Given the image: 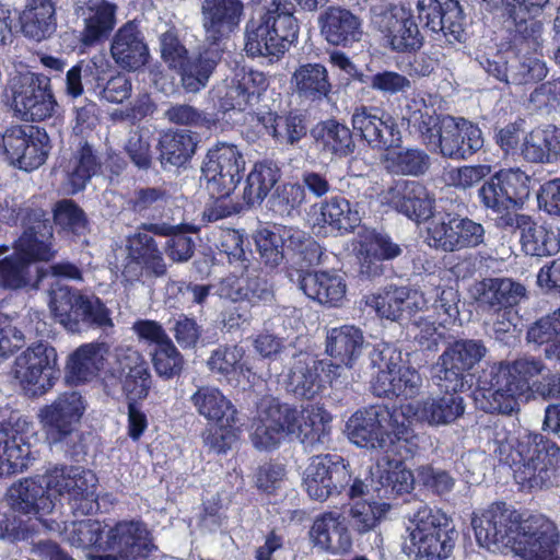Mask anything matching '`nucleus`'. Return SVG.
Segmentation results:
<instances>
[{"instance_id":"f257e3e1","label":"nucleus","mask_w":560,"mask_h":560,"mask_svg":"<svg viewBox=\"0 0 560 560\" xmlns=\"http://www.w3.org/2000/svg\"><path fill=\"white\" fill-rule=\"evenodd\" d=\"M330 422L331 416L322 407L300 411L272 396H265L257 405L249 438L259 451L276 448L285 436L299 440L313 451L328 442Z\"/></svg>"},{"instance_id":"f03ea898","label":"nucleus","mask_w":560,"mask_h":560,"mask_svg":"<svg viewBox=\"0 0 560 560\" xmlns=\"http://www.w3.org/2000/svg\"><path fill=\"white\" fill-rule=\"evenodd\" d=\"M404 119L421 133L431 150L443 158L467 160L483 147L482 132L477 125L464 118L440 117L419 95L407 98Z\"/></svg>"},{"instance_id":"7ed1b4c3","label":"nucleus","mask_w":560,"mask_h":560,"mask_svg":"<svg viewBox=\"0 0 560 560\" xmlns=\"http://www.w3.org/2000/svg\"><path fill=\"white\" fill-rule=\"evenodd\" d=\"M354 131L376 150H384L382 163L384 168L394 175L422 176L431 165L429 154L419 148H401V131L388 114L374 107L360 106L351 116Z\"/></svg>"},{"instance_id":"20e7f679","label":"nucleus","mask_w":560,"mask_h":560,"mask_svg":"<svg viewBox=\"0 0 560 560\" xmlns=\"http://www.w3.org/2000/svg\"><path fill=\"white\" fill-rule=\"evenodd\" d=\"M544 370L542 361L534 357L491 365L478 377L476 400L486 412L511 415L517 410L518 399L528 398L530 380Z\"/></svg>"},{"instance_id":"39448f33","label":"nucleus","mask_w":560,"mask_h":560,"mask_svg":"<svg viewBox=\"0 0 560 560\" xmlns=\"http://www.w3.org/2000/svg\"><path fill=\"white\" fill-rule=\"evenodd\" d=\"M264 12L245 25V51L252 57L279 59L298 39L299 23L289 0H264Z\"/></svg>"},{"instance_id":"423d86ee","label":"nucleus","mask_w":560,"mask_h":560,"mask_svg":"<svg viewBox=\"0 0 560 560\" xmlns=\"http://www.w3.org/2000/svg\"><path fill=\"white\" fill-rule=\"evenodd\" d=\"M346 431L349 440L361 447L387 451L397 442L411 454L419 448V436L385 406L357 411L347 421Z\"/></svg>"},{"instance_id":"0eeeda50","label":"nucleus","mask_w":560,"mask_h":560,"mask_svg":"<svg viewBox=\"0 0 560 560\" xmlns=\"http://www.w3.org/2000/svg\"><path fill=\"white\" fill-rule=\"evenodd\" d=\"M508 465L522 488L549 487L560 468V446L539 433L525 434L518 440Z\"/></svg>"},{"instance_id":"6e6552de","label":"nucleus","mask_w":560,"mask_h":560,"mask_svg":"<svg viewBox=\"0 0 560 560\" xmlns=\"http://www.w3.org/2000/svg\"><path fill=\"white\" fill-rule=\"evenodd\" d=\"M410 551L416 560H443L451 556L458 533L441 510L420 503L407 526Z\"/></svg>"},{"instance_id":"1a4fd4ad","label":"nucleus","mask_w":560,"mask_h":560,"mask_svg":"<svg viewBox=\"0 0 560 560\" xmlns=\"http://www.w3.org/2000/svg\"><path fill=\"white\" fill-rule=\"evenodd\" d=\"M50 308L56 320L71 332L113 327L109 311L100 299L84 295L75 289L66 287L54 291Z\"/></svg>"},{"instance_id":"9d476101","label":"nucleus","mask_w":560,"mask_h":560,"mask_svg":"<svg viewBox=\"0 0 560 560\" xmlns=\"http://www.w3.org/2000/svg\"><path fill=\"white\" fill-rule=\"evenodd\" d=\"M371 364L378 369L372 381V390L378 397L409 399L418 396L422 387L421 375L401 363V353L383 345L370 352Z\"/></svg>"},{"instance_id":"9b49d317","label":"nucleus","mask_w":560,"mask_h":560,"mask_svg":"<svg viewBox=\"0 0 560 560\" xmlns=\"http://www.w3.org/2000/svg\"><path fill=\"white\" fill-rule=\"evenodd\" d=\"M486 230L468 217L444 213L434 217L427 226V244L442 253H455L485 244Z\"/></svg>"},{"instance_id":"f8f14e48","label":"nucleus","mask_w":560,"mask_h":560,"mask_svg":"<svg viewBox=\"0 0 560 560\" xmlns=\"http://www.w3.org/2000/svg\"><path fill=\"white\" fill-rule=\"evenodd\" d=\"M57 352L45 342L30 346L15 358L14 378L26 395L36 397L47 393L57 378Z\"/></svg>"},{"instance_id":"ddd939ff","label":"nucleus","mask_w":560,"mask_h":560,"mask_svg":"<svg viewBox=\"0 0 560 560\" xmlns=\"http://www.w3.org/2000/svg\"><path fill=\"white\" fill-rule=\"evenodd\" d=\"M12 108L26 121H42L52 116L57 102L50 88V79L26 72L16 75L10 84Z\"/></svg>"},{"instance_id":"4468645a","label":"nucleus","mask_w":560,"mask_h":560,"mask_svg":"<svg viewBox=\"0 0 560 560\" xmlns=\"http://www.w3.org/2000/svg\"><path fill=\"white\" fill-rule=\"evenodd\" d=\"M284 385L287 392L298 398L313 399L324 385L320 373H325L332 388L348 386L349 381H341L345 369L329 361L316 360L306 352H296Z\"/></svg>"},{"instance_id":"2eb2a0df","label":"nucleus","mask_w":560,"mask_h":560,"mask_svg":"<svg viewBox=\"0 0 560 560\" xmlns=\"http://www.w3.org/2000/svg\"><path fill=\"white\" fill-rule=\"evenodd\" d=\"M245 160L235 144L218 142L208 150L202 165L206 188L211 196H230L241 180Z\"/></svg>"},{"instance_id":"dca6fc26","label":"nucleus","mask_w":560,"mask_h":560,"mask_svg":"<svg viewBox=\"0 0 560 560\" xmlns=\"http://www.w3.org/2000/svg\"><path fill=\"white\" fill-rule=\"evenodd\" d=\"M559 544L560 536L555 523L537 514L518 521L509 547L524 560H547Z\"/></svg>"},{"instance_id":"f3484780","label":"nucleus","mask_w":560,"mask_h":560,"mask_svg":"<svg viewBox=\"0 0 560 560\" xmlns=\"http://www.w3.org/2000/svg\"><path fill=\"white\" fill-rule=\"evenodd\" d=\"M489 11H497L521 37L520 50L537 52L541 47L542 24L534 15L549 0H482Z\"/></svg>"},{"instance_id":"a211bd4d","label":"nucleus","mask_w":560,"mask_h":560,"mask_svg":"<svg viewBox=\"0 0 560 560\" xmlns=\"http://www.w3.org/2000/svg\"><path fill=\"white\" fill-rule=\"evenodd\" d=\"M529 177L520 168L501 170L478 189L481 205L494 213L514 209L529 194Z\"/></svg>"},{"instance_id":"6ab92c4d","label":"nucleus","mask_w":560,"mask_h":560,"mask_svg":"<svg viewBox=\"0 0 560 560\" xmlns=\"http://www.w3.org/2000/svg\"><path fill=\"white\" fill-rule=\"evenodd\" d=\"M488 75L508 84H528L546 78V63L536 56L513 57L510 61L506 54L494 51L481 54L475 60Z\"/></svg>"},{"instance_id":"aec40b11","label":"nucleus","mask_w":560,"mask_h":560,"mask_svg":"<svg viewBox=\"0 0 560 560\" xmlns=\"http://www.w3.org/2000/svg\"><path fill=\"white\" fill-rule=\"evenodd\" d=\"M351 480L343 459L327 454L311 459L303 475V487L312 499L325 501L346 490Z\"/></svg>"},{"instance_id":"412c9836","label":"nucleus","mask_w":560,"mask_h":560,"mask_svg":"<svg viewBox=\"0 0 560 560\" xmlns=\"http://www.w3.org/2000/svg\"><path fill=\"white\" fill-rule=\"evenodd\" d=\"M520 521V514L504 502H497L475 513L471 526L481 547H509Z\"/></svg>"},{"instance_id":"4be33fe9","label":"nucleus","mask_w":560,"mask_h":560,"mask_svg":"<svg viewBox=\"0 0 560 560\" xmlns=\"http://www.w3.org/2000/svg\"><path fill=\"white\" fill-rule=\"evenodd\" d=\"M366 305L381 318L400 322L413 313L429 311V299L423 292L407 285H387L366 298Z\"/></svg>"},{"instance_id":"5701e85b","label":"nucleus","mask_w":560,"mask_h":560,"mask_svg":"<svg viewBox=\"0 0 560 560\" xmlns=\"http://www.w3.org/2000/svg\"><path fill=\"white\" fill-rule=\"evenodd\" d=\"M23 233L15 241V250L28 261H49L57 255L54 229L42 209L30 210L23 220Z\"/></svg>"},{"instance_id":"b1692460","label":"nucleus","mask_w":560,"mask_h":560,"mask_svg":"<svg viewBox=\"0 0 560 560\" xmlns=\"http://www.w3.org/2000/svg\"><path fill=\"white\" fill-rule=\"evenodd\" d=\"M84 410L83 397L71 390L60 394L50 405L42 408L38 416L49 439L57 443L74 430Z\"/></svg>"},{"instance_id":"393cba45","label":"nucleus","mask_w":560,"mask_h":560,"mask_svg":"<svg viewBox=\"0 0 560 560\" xmlns=\"http://www.w3.org/2000/svg\"><path fill=\"white\" fill-rule=\"evenodd\" d=\"M242 268L244 270L240 276L231 273L222 278L215 284L214 293L221 299L233 303L245 302L252 307L270 302L273 291L267 279L256 269H249L247 265H243Z\"/></svg>"},{"instance_id":"a878e982","label":"nucleus","mask_w":560,"mask_h":560,"mask_svg":"<svg viewBox=\"0 0 560 560\" xmlns=\"http://www.w3.org/2000/svg\"><path fill=\"white\" fill-rule=\"evenodd\" d=\"M243 15L241 0H203L201 24L206 42L219 45L228 39L238 28Z\"/></svg>"},{"instance_id":"bb28decb","label":"nucleus","mask_w":560,"mask_h":560,"mask_svg":"<svg viewBox=\"0 0 560 560\" xmlns=\"http://www.w3.org/2000/svg\"><path fill=\"white\" fill-rule=\"evenodd\" d=\"M384 201L408 219L420 222L433 214L434 199L417 180L398 179L383 191Z\"/></svg>"},{"instance_id":"cd10ccee","label":"nucleus","mask_w":560,"mask_h":560,"mask_svg":"<svg viewBox=\"0 0 560 560\" xmlns=\"http://www.w3.org/2000/svg\"><path fill=\"white\" fill-rule=\"evenodd\" d=\"M417 9L425 28L442 33L450 43L460 42L465 16L457 0H418Z\"/></svg>"},{"instance_id":"c85d7f7f","label":"nucleus","mask_w":560,"mask_h":560,"mask_svg":"<svg viewBox=\"0 0 560 560\" xmlns=\"http://www.w3.org/2000/svg\"><path fill=\"white\" fill-rule=\"evenodd\" d=\"M154 548L147 526L135 520L117 522L104 538V550L126 559L147 557Z\"/></svg>"},{"instance_id":"c756f323","label":"nucleus","mask_w":560,"mask_h":560,"mask_svg":"<svg viewBox=\"0 0 560 560\" xmlns=\"http://www.w3.org/2000/svg\"><path fill=\"white\" fill-rule=\"evenodd\" d=\"M464 412V399L455 394L428 397L421 401L401 406V415L405 418H412L432 427L448 425L460 418Z\"/></svg>"},{"instance_id":"7c9ffc66","label":"nucleus","mask_w":560,"mask_h":560,"mask_svg":"<svg viewBox=\"0 0 560 560\" xmlns=\"http://www.w3.org/2000/svg\"><path fill=\"white\" fill-rule=\"evenodd\" d=\"M115 357L127 401L145 399L152 386V376L144 357L129 347L117 348Z\"/></svg>"},{"instance_id":"2f4dec72","label":"nucleus","mask_w":560,"mask_h":560,"mask_svg":"<svg viewBox=\"0 0 560 560\" xmlns=\"http://www.w3.org/2000/svg\"><path fill=\"white\" fill-rule=\"evenodd\" d=\"M73 10L84 28L81 40L91 46L106 38L116 24V5L107 0H73Z\"/></svg>"},{"instance_id":"473e14b6","label":"nucleus","mask_w":560,"mask_h":560,"mask_svg":"<svg viewBox=\"0 0 560 560\" xmlns=\"http://www.w3.org/2000/svg\"><path fill=\"white\" fill-rule=\"evenodd\" d=\"M369 346L363 331L353 325H343L328 330L326 353L334 359L336 365L345 369L341 381H348V373Z\"/></svg>"},{"instance_id":"72a5a7b5","label":"nucleus","mask_w":560,"mask_h":560,"mask_svg":"<svg viewBox=\"0 0 560 560\" xmlns=\"http://www.w3.org/2000/svg\"><path fill=\"white\" fill-rule=\"evenodd\" d=\"M472 298L485 312L513 307L526 295V289L511 278H487L477 282Z\"/></svg>"},{"instance_id":"f704fd0d","label":"nucleus","mask_w":560,"mask_h":560,"mask_svg":"<svg viewBox=\"0 0 560 560\" xmlns=\"http://www.w3.org/2000/svg\"><path fill=\"white\" fill-rule=\"evenodd\" d=\"M11 506L24 514L47 515L56 509L55 497L42 475L25 478L9 489Z\"/></svg>"},{"instance_id":"c9c22d12","label":"nucleus","mask_w":560,"mask_h":560,"mask_svg":"<svg viewBox=\"0 0 560 560\" xmlns=\"http://www.w3.org/2000/svg\"><path fill=\"white\" fill-rule=\"evenodd\" d=\"M110 55L115 63L127 71L141 69L149 60V47L138 26L128 22L114 35Z\"/></svg>"},{"instance_id":"e433bc0d","label":"nucleus","mask_w":560,"mask_h":560,"mask_svg":"<svg viewBox=\"0 0 560 560\" xmlns=\"http://www.w3.org/2000/svg\"><path fill=\"white\" fill-rule=\"evenodd\" d=\"M318 26L325 40L334 46H351L362 36L360 18L341 7H329L322 12Z\"/></svg>"},{"instance_id":"4c0bfd02","label":"nucleus","mask_w":560,"mask_h":560,"mask_svg":"<svg viewBox=\"0 0 560 560\" xmlns=\"http://www.w3.org/2000/svg\"><path fill=\"white\" fill-rule=\"evenodd\" d=\"M317 150L331 160L345 159L355 151V141L350 128L337 119L317 122L311 129Z\"/></svg>"},{"instance_id":"58836bf2","label":"nucleus","mask_w":560,"mask_h":560,"mask_svg":"<svg viewBox=\"0 0 560 560\" xmlns=\"http://www.w3.org/2000/svg\"><path fill=\"white\" fill-rule=\"evenodd\" d=\"M402 253L400 245L393 242L388 235L365 231L360 235L358 258L361 272L368 277L381 275L384 259H394Z\"/></svg>"},{"instance_id":"ea45409f","label":"nucleus","mask_w":560,"mask_h":560,"mask_svg":"<svg viewBox=\"0 0 560 560\" xmlns=\"http://www.w3.org/2000/svg\"><path fill=\"white\" fill-rule=\"evenodd\" d=\"M310 534L315 546L331 553L347 552L352 545L345 517L338 512H327L316 517Z\"/></svg>"},{"instance_id":"a19ab883","label":"nucleus","mask_w":560,"mask_h":560,"mask_svg":"<svg viewBox=\"0 0 560 560\" xmlns=\"http://www.w3.org/2000/svg\"><path fill=\"white\" fill-rule=\"evenodd\" d=\"M190 401L200 416L219 427H234L238 421L233 404L215 387H198Z\"/></svg>"},{"instance_id":"79ce46f5","label":"nucleus","mask_w":560,"mask_h":560,"mask_svg":"<svg viewBox=\"0 0 560 560\" xmlns=\"http://www.w3.org/2000/svg\"><path fill=\"white\" fill-rule=\"evenodd\" d=\"M313 221L322 228L329 226L340 234L353 231L361 222V215L347 199L334 197L312 207Z\"/></svg>"},{"instance_id":"37998d69","label":"nucleus","mask_w":560,"mask_h":560,"mask_svg":"<svg viewBox=\"0 0 560 560\" xmlns=\"http://www.w3.org/2000/svg\"><path fill=\"white\" fill-rule=\"evenodd\" d=\"M291 86L300 98L308 102L327 100L332 89L328 71L322 63L301 65L292 74Z\"/></svg>"},{"instance_id":"c03bdc74","label":"nucleus","mask_w":560,"mask_h":560,"mask_svg":"<svg viewBox=\"0 0 560 560\" xmlns=\"http://www.w3.org/2000/svg\"><path fill=\"white\" fill-rule=\"evenodd\" d=\"M299 288L306 296L323 305L337 306L346 295L343 279L331 272L299 275Z\"/></svg>"},{"instance_id":"a18cd8bd","label":"nucleus","mask_w":560,"mask_h":560,"mask_svg":"<svg viewBox=\"0 0 560 560\" xmlns=\"http://www.w3.org/2000/svg\"><path fill=\"white\" fill-rule=\"evenodd\" d=\"M109 353L106 342H92L81 346L70 357L67 364V378L71 383H85L93 380L104 368Z\"/></svg>"},{"instance_id":"49530a36","label":"nucleus","mask_w":560,"mask_h":560,"mask_svg":"<svg viewBox=\"0 0 560 560\" xmlns=\"http://www.w3.org/2000/svg\"><path fill=\"white\" fill-rule=\"evenodd\" d=\"M522 155L533 163H550L560 156V128L546 125L533 129L522 145Z\"/></svg>"},{"instance_id":"de8ad7c7","label":"nucleus","mask_w":560,"mask_h":560,"mask_svg":"<svg viewBox=\"0 0 560 560\" xmlns=\"http://www.w3.org/2000/svg\"><path fill=\"white\" fill-rule=\"evenodd\" d=\"M101 160L97 152L88 142H80L67 168L66 189L77 194L85 188L92 177L101 172Z\"/></svg>"},{"instance_id":"09e8293b","label":"nucleus","mask_w":560,"mask_h":560,"mask_svg":"<svg viewBox=\"0 0 560 560\" xmlns=\"http://www.w3.org/2000/svg\"><path fill=\"white\" fill-rule=\"evenodd\" d=\"M20 24L25 37L35 42L48 39L57 28L56 8L26 1L20 13Z\"/></svg>"},{"instance_id":"8fccbe9b","label":"nucleus","mask_w":560,"mask_h":560,"mask_svg":"<svg viewBox=\"0 0 560 560\" xmlns=\"http://www.w3.org/2000/svg\"><path fill=\"white\" fill-rule=\"evenodd\" d=\"M285 259L301 267L317 264L320 258L319 245L304 231L295 226L280 225Z\"/></svg>"},{"instance_id":"3c124183","label":"nucleus","mask_w":560,"mask_h":560,"mask_svg":"<svg viewBox=\"0 0 560 560\" xmlns=\"http://www.w3.org/2000/svg\"><path fill=\"white\" fill-rule=\"evenodd\" d=\"M140 229L159 235L166 236L164 253L174 262H186L195 253V242L192 237L180 231V225H172L166 222L142 223Z\"/></svg>"},{"instance_id":"603ef678","label":"nucleus","mask_w":560,"mask_h":560,"mask_svg":"<svg viewBox=\"0 0 560 560\" xmlns=\"http://www.w3.org/2000/svg\"><path fill=\"white\" fill-rule=\"evenodd\" d=\"M521 245L526 255L545 257L559 252L560 240L552 228L538 224L530 218L521 232Z\"/></svg>"},{"instance_id":"864d4df0","label":"nucleus","mask_w":560,"mask_h":560,"mask_svg":"<svg viewBox=\"0 0 560 560\" xmlns=\"http://www.w3.org/2000/svg\"><path fill=\"white\" fill-rule=\"evenodd\" d=\"M375 476L383 488L384 495H399L412 490L415 478L399 459L383 456L376 465Z\"/></svg>"},{"instance_id":"5fc2aeb1","label":"nucleus","mask_w":560,"mask_h":560,"mask_svg":"<svg viewBox=\"0 0 560 560\" xmlns=\"http://www.w3.org/2000/svg\"><path fill=\"white\" fill-rule=\"evenodd\" d=\"M108 69H110V65L104 55H94L88 61L78 62L66 73V95L72 98L81 96L84 91L83 79H85L86 84L90 85V90L92 91V85L95 81L101 80L100 74H102L103 70Z\"/></svg>"},{"instance_id":"6e6d98bb","label":"nucleus","mask_w":560,"mask_h":560,"mask_svg":"<svg viewBox=\"0 0 560 560\" xmlns=\"http://www.w3.org/2000/svg\"><path fill=\"white\" fill-rule=\"evenodd\" d=\"M526 339L529 343L547 345L545 357L549 360H560V308L533 323Z\"/></svg>"},{"instance_id":"4d7b16f0","label":"nucleus","mask_w":560,"mask_h":560,"mask_svg":"<svg viewBox=\"0 0 560 560\" xmlns=\"http://www.w3.org/2000/svg\"><path fill=\"white\" fill-rule=\"evenodd\" d=\"M280 177L272 162L256 163L246 178L243 198L248 206L259 205Z\"/></svg>"},{"instance_id":"13d9d810","label":"nucleus","mask_w":560,"mask_h":560,"mask_svg":"<svg viewBox=\"0 0 560 560\" xmlns=\"http://www.w3.org/2000/svg\"><path fill=\"white\" fill-rule=\"evenodd\" d=\"M128 252L132 259H138L144 268L156 277L166 273V264L154 238L147 231L137 232L128 237Z\"/></svg>"},{"instance_id":"bf43d9fd","label":"nucleus","mask_w":560,"mask_h":560,"mask_svg":"<svg viewBox=\"0 0 560 560\" xmlns=\"http://www.w3.org/2000/svg\"><path fill=\"white\" fill-rule=\"evenodd\" d=\"M30 444L0 429V477L23 471L30 463Z\"/></svg>"},{"instance_id":"052dcab7","label":"nucleus","mask_w":560,"mask_h":560,"mask_svg":"<svg viewBox=\"0 0 560 560\" xmlns=\"http://www.w3.org/2000/svg\"><path fill=\"white\" fill-rule=\"evenodd\" d=\"M218 52L206 51L197 59H188L183 68H174L180 74V82L188 93H197L205 89L218 62Z\"/></svg>"},{"instance_id":"680f3d73","label":"nucleus","mask_w":560,"mask_h":560,"mask_svg":"<svg viewBox=\"0 0 560 560\" xmlns=\"http://www.w3.org/2000/svg\"><path fill=\"white\" fill-rule=\"evenodd\" d=\"M160 161L166 167L184 165L195 153L196 143L186 131L166 132L159 141Z\"/></svg>"},{"instance_id":"e2e57ef3","label":"nucleus","mask_w":560,"mask_h":560,"mask_svg":"<svg viewBox=\"0 0 560 560\" xmlns=\"http://www.w3.org/2000/svg\"><path fill=\"white\" fill-rule=\"evenodd\" d=\"M265 126L280 144L294 145L307 132L304 116L292 112L287 115L269 114L265 118Z\"/></svg>"},{"instance_id":"0e129e2a","label":"nucleus","mask_w":560,"mask_h":560,"mask_svg":"<svg viewBox=\"0 0 560 560\" xmlns=\"http://www.w3.org/2000/svg\"><path fill=\"white\" fill-rule=\"evenodd\" d=\"M243 357L244 349L242 347L219 346L211 351L207 366L214 375L219 376V380L231 381L237 374L244 373Z\"/></svg>"},{"instance_id":"69168bd1","label":"nucleus","mask_w":560,"mask_h":560,"mask_svg":"<svg viewBox=\"0 0 560 560\" xmlns=\"http://www.w3.org/2000/svg\"><path fill=\"white\" fill-rule=\"evenodd\" d=\"M159 48L162 60L170 69L183 68L189 58L188 50L178 37L175 26L160 24L156 26Z\"/></svg>"},{"instance_id":"338daca9","label":"nucleus","mask_w":560,"mask_h":560,"mask_svg":"<svg viewBox=\"0 0 560 560\" xmlns=\"http://www.w3.org/2000/svg\"><path fill=\"white\" fill-rule=\"evenodd\" d=\"M487 353L480 340L463 339L452 343L443 353L446 363L459 366L464 371L471 370Z\"/></svg>"},{"instance_id":"774afa93","label":"nucleus","mask_w":560,"mask_h":560,"mask_svg":"<svg viewBox=\"0 0 560 560\" xmlns=\"http://www.w3.org/2000/svg\"><path fill=\"white\" fill-rule=\"evenodd\" d=\"M305 201L304 188L300 184H284L276 188L268 199V208L282 218L294 217Z\"/></svg>"}]
</instances>
